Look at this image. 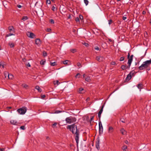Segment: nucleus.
I'll list each match as a JSON object with an SVG mask.
<instances>
[{"instance_id": "17", "label": "nucleus", "mask_w": 151, "mask_h": 151, "mask_svg": "<svg viewBox=\"0 0 151 151\" xmlns=\"http://www.w3.org/2000/svg\"><path fill=\"white\" fill-rule=\"evenodd\" d=\"M113 128L112 127H109V128L108 132L111 133L113 131Z\"/></svg>"}, {"instance_id": "12", "label": "nucleus", "mask_w": 151, "mask_h": 151, "mask_svg": "<svg viewBox=\"0 0 151 151\" xmlns=\"http://www.w3.org/2000/svg\"><path fill=\"white\" fill-rule=\"evenodd\" d=\"M120 131L121 134L123 135H125L127 134V132L123 128L120 129Z\"/></svg>"}, {"instance_id": "49", "label": "nucleus", "mask_w": 151, "mask_h": 151, "mask_svg": "<svg viewBox=\"0 0 151 151\" xmlns=\"http://www.w3.org/2000/svg\"><path fill=\"white\" fill-rule=\"evenodd\" d=\"M99 127H101V126H102V124H101V121H100L99 122Z\"/></svg>"}, {"instance_id": "51", "label": "nucleus", "mask_w": 151, "mask_h": 151, "mask_svg": "<svg viewBox=\"0 0 151 151\" xmlns=\"http://www.w3.org/2000/svg\"><path fill=\"white\" fill-rule=\"evenodd\" d=\"M109 24L110 25V24L112 22V20L111 19H110L109 20Z\"/></svg>"}, {"instance_id": "13", "label": "nucleus", "mask_w": 151, "mask_h": 151, "mask_svg": "<svg viewBox=\"0 0 151 151\" xmlns=\"http://www.w3.org/2000/svg\"><path fill=\"white\" fill-rule=\"evenodd\" d=\"M96 148L98 150L100 148L99 147V140H98L96 142Z\"/></svg>"}, {"instance_id": "57", "label": "nucleus", "mask_w": 151, "mask_h": 151, "mask_svg": "<svg viewBox=\"0 0 151 151\" xmlns=\"http://www.w3.org/2000/svg\"><path fill=\"white\" fill-rule=\"evenodd\" d=\"M17 7L19 8H20L22 7V6L21 5H17Z\"/></svg>"}, {"instance_id": "56", "label": "nucleus", "mask_w": 151, "mask_h": 151, "mask_svg": "<svg viewBox=\"0 0 151 151\" xmlns=\"http://www.w3.org/2000/svg\"><path fill=\"white\" fill-rule=\"evenodd\" d=\"M124 142L126 144H127V145H128L129 144V142H128V141L127 140H126L125 141H124Z\"/></svg>"}, {"instance_id": "15", "label": "nucleus", "mask_w": 151, "mask_h": 151, "mask_svg": "<svg viewBox=\"0 0 151 151\" xmlns=\"http://www.w3.org/2000/svg\"><path fill=\"white\" fill-rule=\"evenodd\" d=\"M8 45L11 48L13 47L14 46V43L12 42H9L8 43Z\"/></svg>"}, {"instance_id": "54", "label": "nucleus", "mask_w": 151, "mask_h": 151, "mask_svg": "<svg viewBox=\"0 0 151 151\" xmlns=\"http://www.w3.org/2000/svg\"><path fill=\"white\" fill-rule=\"evenodd\" d=\"M57 124L56 123H55L52 125V127H54Z\"/></svg>"}, {"instance_id": "53", "label": "nucleus", "mask_w": 151, "mask_h": 151, "mask_svg": "<svg viewBox=\"0 0 151 151\" xmlns=\"http://www.w3.org/2000/svg\"><path fill=\"white\" fill-rule=\"evenodd\" d=\"M83 45H84L85 46H86V47H87L88 46V44L86 43V42H84V43H83Z\"/></svg>"}, {"instance_id": "24", "label": "nucleus", "mask_w": 151, "mask_h": 151, "mask_svg": "<svg viewBox=\"0 0 151 151\" xmlns=\"http://www.w3.org/2000/svg\"><path fill=\"white\" fill-rule=\"evenodd\" d=\"M28 17L27 16H24L22 17V20L23 21H25L28 19Z\"/></svg>"}, {"instance_id": "38", "label": "nucleus", "mask_w": 151, "mask_h": 151, "mask_svg": "<svg viewBox=\"0 0 151 151\" xmlns=\"http://www.w3.org/2000/svg\"><path fill=\"white\" fill-rule=\"evenodd\" d=\"M70 51L73 53H74L76 51V50L75 49H71L70 50Z\"/></svg>"}, {"instance_id": "27", "label": "nucleus", "mask_w": 151, "mask_h": 151, "mask_svg": "<svg viewBox=\"0 0 151 151\" xmlns=\"http://www.w3.org/2000/svg\"><path fill=\"white\" fill-rule=\"evenodd\" d=\"M53 83L55 85H57V86L60 83L59 81L58 80L56 81H54Z\"/></svg>"}, {"instance_id": "44", "label": "nucleus", "mask_w": 151, "mask_h": 151, "mask_svg": "<svg viewBox=\"0 0 151 151\" xmlns=\"http://www.w3.org/2000/svg\"><path fill=\"white\" fill-rule=\"evenodd\" d=\"M94 49L97 50H99V47L98 46H96L95 47Z\"/></svg>"}, {"instance_id": "11", "label": "nucleus", "mask_w": 151, "mask_h": 151, "mask_svg": "<svg viewBox=\"0 0 151 151\" xmlns=\"http://www.w3.org/2000/svg\"><path fill=\"white\" fill-rule=\"evenodd\" d=\"M35 43L36 45L38 46L40 45L41 44V42L39 39H37L35 40Z\"/></svg>"}, {"instance_id": "16", "label": "nucleus", "mask_w": 151, "mask_h": 151, "mask_svg": "<svg viewBox=\"0 0 151 151\" xmlns=\"http://www.w3.org/2000/svg\"><path fill=\"white\" fill-rule=\"evenodd\" d=\"M99 132L100 134H102L103 132V127L102 126L99 127Z\"/></svg>"}, {"instance_id": "10", "label": "nucleus", "mask_w": 151, "mask_h": 151, "mask_svg": "<svg viewBox=\"0 0 151 151\" xmlns=\"http://www.w3.org/2000/svg\"><path fill=\"white\" fill-rule=\"evenodd\" d=\"M96 59L98 61L101 62L104 60V58L103 56H97L96 57Z\"/></svg>"}, {"instance_id": "62", "label": "nucleus", "mask_w": 151, "mask_h": 151, "mask_svg": "<svg viewBox=\"0 0 151 151\" xmlns=\"http://www.w3.org/2000/svg\"><path fill=\"white\" fill-rule=\"evenodd\" d=\"M130 57V53H128L127 55V58H129Z\"/></svg>"}, {"instance_id": "25", "label": "nucleus", "mask_w": 151, "mask_h": 151, "mask_svg": "<svg viewBox=\"0 0 151 151\" xmlns=\"http://www.w3.org/2000/svg\"><path fill=\"white\" fill-rule=\"evenodd\" d=\"M4 62H1L0 63V66L1 67H2V68H4V65H5Z\"/></svg>"}, {"instance_id": "60", "label": "nucleus", "mask_w": 151, "mask_h": 151, "mask_svg": "<svg viewBox=\"0 0 151 151\" xmlns=\"http://www.w3.org/2000/svg\"><path fill=\"white\" fill-rule=\"evenodd\" d=\"M4 148H0V151H4Z\"/></svg>"}, {"instance_id": "3", "label": "nucleus", "mask_w": 151, "mask_h": 151, "mask_svg": "<svg viewBox=\"0 0 151 151\" xmlns=\"http://www.w3.org/2000/svg\"><path fill=\"white\" fill-rule=\"evenodd\" d=\"M76 121V118L72 116L67 117L65 119L66 123L69 124L73 123L75 122Z\"/></svg>"}, {"instance_id": "64", "label": "nucleus", "mask_w": 151, "mask_h": 151, "mask_svg": "<svg viewBox=\"0 0 151 151\" xmlns=\"http://www.w3.org/2000/svg\"><path fill=\"white\" fill-rule=\"evenodd\" d=\"M51 30V29L50 28H48L47 29V31L48 32H50Z\"/></svg>"}, {"instance_id": "34", "label": "nucleus", "mask_w": 151, "mask_h": 151, "mask_svg": "<svg viewBox=\"0 0 151 151\" xmlns=\"http://www.w3.org/2000/svg\"><path fill=\"white\" fill-rule=\"evenodd\" d=\"M77 65L79 67V68L81 67V64L79 62L77 63Z\"/></svg>"}, {"instance_id": "30", "label": "nucleus", "mask_w": 151, "mask_h": 151, "mask_svg": "<svg viewBox=\"0 0 151 151\" xmlns=\"http://www.w3.org/2000/svg\"><path fill=\"white\" fill-rule=\"evenodd\" d=\"M84 90L83 88H79V90L78 91V92L79 93H83L82 92V91H83Z\"/></svg>"}, {"instance_id": "42", "label": "nucleus", "mask_w": 151, "mask_h": 151, "mask_svg": "<svg viewBox=\"0 0 151 151\" xmlns=\"http://www.w3.org/2000/svg\"><path fill=\"white\" fill-rule=\"evenodd\" d=\"M124 59V58L123 57L120 58L119 60L121 61H123Z\"/></svg>"}, {"instance_id": "2", "label": "nucleus", "mask_w": 151, "mask_h": 151, "mask_svg": "<svg viewBox=\"0 0 151 151\" xmlns=\"http://www.w3.org/2000/svg\"><path fill=\"white\" fill-rule=\"evenodd\" d=\"M151 64V59L144 62L141 66L139 67V69L140 70H142L147 68L149 67Z\"/></svg>"}, {"instance_id": "4", "label": "nucleus", "mask_w": 151, "mask_h": 151, "mask_svg": "<svg viewBox=\"0 0 151 151\" xmlns=\"http://www.w3.org/2000/svg\"><path fill=\"white\" fill-rule=\"evenodd\" d=\"M27 108L26 107L21 108L17 110V111L20 114H24L26 112Z\"/></svg>"}, {"instance_id": "14", "label": "nucleus", "mask_w": 151, "mask_h": 151, "mask_svg": "<svg viewBox=\"0 0 151 151\" xmlns=\"http://www.w3.org/2000/svg\"><path fill=\"white\" fill-rule=\"evenodd\" d=\"M10 123L13 125H17V123L16 120H12L10 121Z\"/></svg>"}, {"instance_id": "20", "label": "nucleus", "mask_w": 151, "mask_h": 151, "mask_svg": "<svg viewBox=\"0 0 151 151\" xmlns=\"http://www.w3.org/2000/svg\"><path fill=\"white\" fill-rule=\"evenodd\" d=\"M121 68L123 70H125L127 68H128V66L127 67L126 66L124 65H122L121 66Z\"/></svg>"}, {"instance_id": "8", "label": "nucleus", "mask_w": 151, "mask_h": 151, "mask_svg": "<svg viewBox=\"0 0 151 151\" xmlns=\"http://www.w3.org/2000/svg\"><path fill=\"white\" fill-rule=\"evenodd\" d=\"M8 29L10 32L15 34V29L13 26H9Z\"/></svg>"}, {"instance_id": "61", "label": "nucleus", "mask_w": 151, "mask_h": 151, "mask_svg": "<svg viewBox=\"0 0 151 151\" xmlns=\"http://www.w3.org/2000/svg\"><path fill=\"white\" fill-rule=\"evenodd\" d=\"M127 19V17H123V19L124 20H125Z\"/></svg>"}, {"instance_id": "48", "label": "nucleus", "mask_w": 151, "mask_h": 151, "mask_svg": "<svg viewBox=\"0 0 151 151\" xmlns=\"http://www.w3.org/2000/svg\"><path fill=\"white\" fill-rule=\"evenodd\" d=\"M51 2L50 0H46V3L49 4H50Z\"/></svg>"}, {"instance_id": "6", "label": "nucleus", "mask_w": 151, "mask_h": 151, "mask_svg": "<svg viewBox=\"0 0 151 151\" xmlns=\"http://www.w3.org/2000/svg\"><path fill=\"white\" fill-rule=\"evenodd\" d=\"M133 55H132L130 56V57H129V58H128V63H127V64H128V68H129L131 66V64L133 60Z\"/></svg>"}, {"instance_id": "63", "label": "nucleus", "mask_w": 151, "mask_h": 151, "mask_svg": "<svg viewBox=\"0 0 151 151\" xmlns=\"http://www.w3.org/2000/svg\"><path fill=\"white\" fill-rule=\"evenodd\" d=\"M146 12L144 11H143L142 12V14H146Z\"/></svg>"}, {"instance_id": "41", "label": "nucleus", "mask_w": 151, "mask_h": 151, "mask_svg": "<svg viewBox=\"0 0 151 151\" xmlns=\"http://www.w3.org/2000/svg\"><path fill=\"white\" fill-rule=\"evenodd\" d=\"M79 19L81 20H83V17L81 15H80L79 16Z\"/></svg>"}, {"instance_id": "31", "label": "nucleus", "mask_w": 151, "mask_h": 151, "mask_svg": "<svg viewBox=\"0 0 151 151\" xmlns=\"http://www.w3.org/2000/svg\"><path fill=\"white\" fill-rule=\"evenodd\" d=\"M84 2L86 6H87L88 4V0H84Z\"/></svg>"}, {"instance_id": "43", "label": "nucleus", "mask_w": 151, "mask_h": 151, "mask_svg": "<svg viewBox=\"0 0 151 151\" xmlns=\"http://www.w3.org/2000/svg\"><path fill=\"white\" fill-rule=\"evenodd\" d=\"M93 118H94V116H91V119L90 120V122H91V121H92L93 120Z\"/></svg>"}, {"instance_id": "45", "label": "nucleus", "mask_w": 151, "mask_h": 151, "mask_svg": "<svg viewBox=\"0 0 151 151\" xmlns=\"http://www.w3.org/2000/svg\"><path fill=\"white\" fill-rule=\"evenodd\" d=\"M116 64V63L115 61H113L111 63V65H114Z\"/></svg>"}, {"instance_id": "58", "label": "nucleus", "mask_w": 151, "mask_h": 151, "mask_svg": "<svg viewBox=\"0 0 151 151\" xmlns=\"http://www.w3.org/2000/svg\"><path fill=\"white\" fill-rule=\"evenodd\" d=\"M90 98L89 97H88L86 100V102H88V101L90 100Z\"/></svg>"}, {"instance_id": "55", "label": "nucleus", "mask_w": 151, "mask_h": 151, "mask_svg": "<svg viewBox=\"0 0 151 151\" xmlns=\"http://www.w3.org/2000/svg\"><path fill=\"white\" fill-rule=\"evenodd\" d=\"M41 96V97L42 99L45 98V95H42Z\"/></svg>"}, {"instance_id": "46", "label": "nucleus", "mask_w": 151, "mask_h": 151, "mask_svg": "<svg viewBox=\"0 0 151 151\" xmlns=\"http://www.w3.org/2000/svg\"><path fill=\"white\" fill-rule=\"evenodd\" d=\"M20 128L21 129L24 130L25 129V127L24 126H21L20 127Z\"/></svg>"}, {"instance_id": "23", "label": "nucleus", "mask_w": 151, "mask_h": 151, "mask_svg": "<svg viewBox=\"0 0 151 151\" xmlns=\"http://www.w3.org/2000/svg\"><path fill=\"white\" fill-rule=\"evenodd\" d=\"M142 84L139 83L138 84L137 87V88L140 90L142 88Z\"/></svg>"}, {"instance_id": "5", "label": "nucleus", "mask_w": 151, "mask_h": 151, "mask_svg": "<svg viewBox=\"0 0 151 151\" xmlns=\"http://www.w3.org/2000/svg\"><path fill=\"white\" fill-rule=\"evenodd\" d=\"M135 73V72L134 71H132L127 76L125 79V81H128L131 79L132 77V76H133Z\"/></svg>"}, {"instance_id": "18", "label": "nucleus", "mask_w": 151, "mask_h": 151, "mask_svg": "<svg viewBox=\"0 0 151 151\" xmlns=\"http://www.w3.org/2000/svg\"><path fill=\"white\" fill-rule=\"evenodd\" d=\"M35 89H37L39 92H41L42 91L41 89L38 86H36L35 87Z\"/></svg>"}, {"instance_id": "19", "label": "nucleus", "mask_w": 151, "mask_h": 151, "mask_svg": "<svg viewBox=\"0 0 151 151\" xmlns=\"http://www.w3.org/2000/svg\"><path fill=\"white\" fill-rule=\"evenodd\" d=\"M85 80L86 81L90 82L91 80L90 77V76H88L86 78H85Z\"/></svg>"}, {"instance_id": "21", "label": "nucleus", "mask_w": 151, "mask_h": 151, "mask_svg": "<svg viewBox=\"0 0 151 151\" xmlns=\"http://www.w3.org/2000/svg\"><path fill=\"white\" fill-rule=\"evenodd\" d=\"M15 35V34H14L13 33H9V34H7L6 35V37H9V36H12V35Z\"/></svg>"}, {"instance_id": "33", "label": "nucleus", "mask_w": 151, "mask_h": 151, "mask_svg": "<svg viewBox=\"0 0 151 151\" xmlns=\"http://www.w3.org/2000/svg\"><path fill=\"white\" fill-rule=\"evenodd\" d=\"M22 87H23L25 88H27V87H28V85L26 84H22Z\"/></svg>"}, {"instance_id": "39", "label": "nucleus", "mask_w": 151, "mask_h": 151, "mask_svg": "<svg viewBox=\"0 0 151 151\" xmlns=\"http://www.w3.org/2000/svg\"><path fill=\"white\" fill-rule=\"evenodd\" d=\"M43 55L44 57H46L47 55V53L45 51L43 52Z\"/></svg>"}, {"instance_id": "28", "label": "nucleus", "mask_w": 151, "mask_h": 151, "mask_svg": "<svg viewBox=\"0 0 151 151\" xmlns=\"http://www.w3.org/2000/svg\"><path fill=\"white\" fill-rule=\"evenodd\" d=\"M56 62H54L53 63H51V62L50 63V65L52 66H55L56 65Z\"/></svg>"}, {"instance_id": "26", "label": "nucleus", "mask_w": 151, "mask_h": 151, "mask_svg": "<svg viewBox=\"0 0 151 151\" xmlns=\"http://www.w3.org/2000/svg\"><path fill=\"white\" fill-rule=\"evenodd\" d=\"M8 77L9 79H12L13 78V76L12 74H9L8 75Z\"/></svg>"}, {"instance_id": "32", "label": "nucleus", "mask_w": 151, "mask_h": 151, "mask_svg": "<svg viewBox=\"0 0 151 151\" xmlns=\"http://www.w3.org/2000/svg\"><path fill=\"white\" fill-rule=\"evenodd\" d=\"M75 20L77 23H79L80 22V20L78 17H76L75 19Z\"/></svg>"}, {"instance_id": "36", "label": "nucleus", "mask_w": 151, "mask_h": 151, "mask_svg": "<svg viewBox=\"0 0 151 151\" xmlns=\"http://www.w3.org/2000/svg\"><path fill=\"white\" fill-rule=\"evenodd\" d=\"M50 22L51 24H53L54 23V21L53 19H51L50 20Z\"/></svg>"}, {"instance_id": "7", "label": "nucleus", "mask_w": 151, "mask_h": 151, "mask_svg": "<svg viewBox=\"0 0 151 151\" xmlns=\"http://www.w3.org/2000/svg\"><path fill=\"white\" fill-rule=\"evenodd\" d=\"M27 36L33 39L35 38V35L33 33L28 32L27 33Z\"/></svg>"}, {"instance_id": "50", "label": "nucleus", "mask_w": 151, "mask_h": 151, "mask_svg": "<svg viewBox=\"0 0 151 151\" xmlns=\"http://www.w3.org/2000/svg\"><path fill=\"white\" fill-rule=\"evenodd\" d=\"M81 74L79 73H77L76 76H75V78H77V76H80Z\"/></svg>"}, {"instance_id": "37", "label": "nucleus", "mask_w": 151, "mask_h": 151, "mask_svg": "<svg viewBox=\"0 0 151 151\" xmlns=\"http://www.w3.org/2000/svg\"><path fill=\"white\" fill-rule=\"evenodd\" d=\"M45 61L42 60L40 62V63L41 65H44L45 64Z\"/></svg>"}, {"instance_id": "1", "label": "nucleus", "mask_w": 151, "mask_h": 151, "mask_svg": "<svg viewBox=\"0 0 151 151\" xmlns=\"http://www.w3.org/2000/svg\"><path fill=\"white\" fill-rule=\"evenodd\" d=\"M67 128L69 129L73 134H74L75 140L78 144L79 142V131H78L77 126L75 124H73L71 125H68Z\"/></svg>"}, {"instance_id": "35", "label": "nucleus", "mask_w": 151, "mask_h": 151, "mask_svg": "<svg viewBox=\"0 0 151 151\" xmlns=\"http://www.w3.org/2000/svg\"><path fill=\"white\" fill-rule=\"evenodd\" d=\"M52 10L53 11H55L57 10V9L54 6H53L52 8Z\"/></svg>"}, {"instance_id": "9", "label": "nucleus", "mask_w": 151, "mask_h": 151, "mask_svg": "<svg viewBox=\"0 0 151 151\" xmlns=\"http://www.w3.org/2000/svg\"><path fill=\"white\" fill-rule=\"evenodd\" d=\"M104 106V105H103L102 106L101 109L100 110V111H99L98 113V118H99V120L100 119H101V114L103 112Z\"/></svg>"}, {"instance_id": "47", "label": "nucleus", "mask_w": 151, "mask_h": 151, "mask_svg": "<svg viewBox=\"0 0 151 151\" xmlns=\"http://www.w3.org/2000/svg\"><path fill=\"white\" fill-rule=\"evenodd\" d=\"M62 112V111H56L55 112V114H58L60 113H61Z\"/></svg>"}, {"instance_id": "22", "label": "nucleus", "mask_w": 151, "mask_h": 151, "mask_svg": "<svg viewBox=\"0 0 151 151\" xmlns=\"http://www.w3.org/2000/svg\"><path fill=\"white\" fill-rule=\"evenodd\" d=\"M127 148V146L126 145H124L122 147V149L123 151H126Z\"/></svg>"}, {"instance_id": "40", "label": "nucleus", "mask_w": 151, "mask_h": 151, "mask_svg": "<svg viewBox=\"0 0 151 151\" xmlns=\"http://www.w3.org/2000/svg\"><path fill=\"white\" fill-rule=\"evenodd\" d=\"M68 62V60H65L63 61V63L64 64H67Z\"/></svg>"}, {"instance_id": "29", "label": "nucleus", "mask_w": 151, "mask_h": 151, "mask_svg": "<svg viewBox=\"0 0 151 151\" xmlns=\"http://www.w3.org/2000/svg\"><path fill=\"white\" fill-rule=\"evenodd\" d=\"M9 74V73L6 71H5L4 72V75L6 78L7 77H8V75Z\"/></svg>"}, {"instance_id": "59", "label": "nucleus", "mask_w": 151, "mask_h": 151, "mask_svg": "<svg viewBox=\"0 0 151 151\" xmlns=\"http://www.w3.org/2000/svg\"><path fill=\"white\" fill-rule=\"evenodd\" d=\"M27 66H28L29 67H30L31 66V65L29 63H28L27 64Z\"/></svg>"}, {"instance_id": "52", "label": "nucleus", "mask_w": 151, "mask_h": 151, "mask_svg": "<svg viewBox=\"0 0 151 151\" xmlns=\"http://www.w3.org/2000/svg\"><path fill=\"white\" fill-rule=\"evenodd\" d=\"M121 122L123 123H124L125 122V121L124 119H121Z\"/></svg>"}]
</instances>
